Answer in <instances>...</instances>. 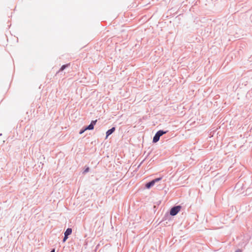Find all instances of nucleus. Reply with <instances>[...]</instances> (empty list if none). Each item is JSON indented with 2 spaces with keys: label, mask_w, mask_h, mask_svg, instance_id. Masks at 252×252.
Listing matches in <instances>:
<instances>
[{
  "label": "nucleus",
  "mask_w": 252,
  "mask_h": 252,
  "mask_svg": "<svg viewBox=\"0 0 252 252\" xmlns=\"http://www.w3.org/2000/svg\"><path fill=\"white\" fill-rule=\"evenodd\" d=\"M72 232V228H67L65 231L64 233V235L65 236H67L68 237L69 235H70Z\"/></svg>",
  "instance_id": "5"
},
{
  "label": "nucleus",
  "mask_w": 252,
  "mask_h": 252,
  "mask_svg": "<svg viewBox=\"0 0 252 252\" xmlns=\"http://www.w3.org/2000/svg\"><path fill=\"white\" fill-rule=\"evenodd\" d=\"M167 132V131H164L163 130H158L156 133V134H155V135L153 138V143H156L158 142L159 141L160 136L163 135L164 134L166 133Z\"/></svg>",
  "instance_id": "1"
},
{
  "label": "nucleus",
  "mask_w": 252,
  "mask_h": 252,
  "mask_svg": "<svg viewBox=\"0 0 252 252\" xmlns=\"http://www.w3.org/2000/svg\"><path fill=\"white\" fill-rule=\"evenodd\" d=\"M235 252H241V250L240 249H237V250L235 251Z\"/></svg>",
  "instance_id": "13"
},
{
  "label": "nucleus",
  "mask_w": 252,
  "mask_h": 252,
  "mask_svg": "<svg viewBox=\"0 0 252 252\" xmlns=\"http://www.w3.org/2000/svg\"><path fill=\"white\" fill-rule=\"evenodd\" d=\"M116 128L115 127H112L110 129H108L106 132V138H107L109 135L112 134L115 130Z\"/></svg>",
  "instance_id": "3"
},
{
  "label": "nucleus",
  "mask_w": 252,
  "mask_h": 252,
  "mask_svg": "<svg viewBox=\"0 0 252 252\" xmlns=\"http://www.w3.org/2000/svg\"><path fill=\"white\" fill-rule=\"evenodd\" d=\"M89 170H90V168H89V167H87V168L84 170V171L83 173H87V172H89Z\"/></svg>",
  "instance_id": "12"
},
{
  "label": "nucleus",
  "mask_w": 252,
  "mask_h": 252,
  "mask_svg": "<svg viewBox=\"0 0 252 252\" xmlns=\"http://www.w3.org/2000/svg\"><path fill=\"white\" fill-rule=\"evenodd\" d=\"M162 178L161 177H159V178H156L155 179H153V181H154V183H156L159 181H160L161 180Z\"/></svg>",
  "instance_id": "7"
},
{
  "label": "nucleus",
  "mask_w": 252,
  "mask_h": 252,
  "mask_svg": "<svg viewBox=\"0 0 252 252\" xmlns=\"http://www.w3.org/2000/svg\"><path fill=\"white\" fill-rule=\"evenodd\" d=\"M181 206L180 205H176L172 207L170 210V215L172 216L176 215L180 211Z\"/></svg>",
  "instance_id": "2"
},
{
  "label": "nucleus",
  "mask_w": 252,
  "mask_h": 252,
  "mask_svg": "<svg viewBox=\"0 0 252 252\" xmlns=\"http://www.w3.org/2000/svg\"><path fill=\"white\" fill-rule=\"evenodd\" d=\"M96 122H97V120H93V121H91L90 124L94 126V125H95Z\"/></svg>",
  "instance_id": "8"
},
{
  "label": "nucleus",
  "mask_w": 252,
  "mask_h": 252,
  "mask_svg": "<svg viewBox=\"0 0 252 252\" xmlns=\"http://www.w3.org/2000/svg\"><path fill=\"white\" fill-rule=\"evenodd\" d=\"M75 113H74V114H71V116H72V117H73V115H75Z\"/></svg>",
  "instance_id": "15"
},
{
  "label": "nucleus",
  "mask_w": 252,
  "mask_h": 252,
  "mask_svg": "<svg viewBox=\"0 0 252 252\" xmlns=\"http://www.w3.org/2000/svg\"><path fill=\"white\" fill-rule=\"evenodd\" d=\"M155 184V183H154V181H153V180H151V181L147 183L146 184H145V188L147 189H150L151 188H152L154 185Z\"/></svg>",
  "instance_id": "4"
},
{
  "label": "nucleus",
  "mask_w": 252,
  "mask_h": 252,
  "mask_svg": "<svg viewBox=\"0 0 252 252\" xmlns=\"http://www.w3.org/2000/svg\"><path fill=\"white\" fill-rule=\"evenodd\" d=\"M66 66H67V65H63L61 67V68H60V70H61V71H63V70L65 68V67H66Z\"/></svg>",
  "instance_id": "10"
},
{
  "label": "nucleus",
  "mask_w": 252,
  "mask_h": 252,
  "mask_svg": "<svg viewBox=\"0 0 252 252\" xmlns=\"http://www.w3.org/2000/svg\"><path fill=\"white\" fill-rule=\"evenodd\" d=\"M94 128V126L90 124L89 125L85 126V129L87 130H93Z\"/></svg>",
  "instance_id": "6"
},
{
  "label": "nucleus",
  "mask_w": 252,
  "mask_h": 252,
  "mask_svg": "<svg viewBox=\"0 0 252 252\" xmlns=\"http://www.w3.org/2000/svg\"><path fill=\"white\" fill-rule=\"evenodd\" d=\"M87 129H85V127L82 129H81L79 131V134H82Z\"/></svg>",
  "instance_id": "9"
},
{
  "label": "nucleus",
  "mask_w": 252,
  "mask_h": 252,
  "mask_svg": "<svg viewBox=\"0 0 252 252\" xmlns=\"http://www.w3.org/2000/svg\"><path fill=\"white\" fill-rule=\"evenodd\" d=\"M55 250L54 249H52L50 252H55Z\"/></svg>",
  "instance_id": "14"
},
{
  "label": "nucleus",
  "mask_w": 252,
  "mask_h": 252,
  "mask_svg": "<svg viewBox=\"0 0 252 252\" xmlns=\"http://www.w3.org/2000/svg\"><path fill=\"white\" fill-rule=\"evenodd\" d=\"M68 237V236L64 235V237L63 238V242H65L66 241V240L67 239Z\"/></svg>",
  "instance_id": "11"
}]
</instances>
